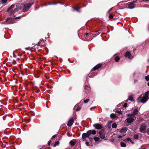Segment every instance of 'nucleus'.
I'll return each instance as SVG.
<instances>
[{
	"mask_svg": "<svg viewBox=\"0 0 149 149\" xmlns=\"http://www.w3.org/2000/svg\"><path fill=\"white\" fill-rule=\"evenodd\" d=\"M73 9L74 10H75L76 11L79 12H80V8L78 7H77V8H73Z\"/></svg>",
	"mask_w": 149,
	"mask_h": 149,
	"instance_id": "nucleus-21",
	"label": "nucleus"
},
{
	"mask_svg": "<svg viewBox=\"0 0 149 149\" xmlns=\"http://www.w3.org/2000/svg\"><path fill=\"white\" fill-rule=\"evenodd\" d=\"M136 119V118L135 117H130L127 118L126 120L127 123H130L132 122L134 120Z\"/></svg>",
	"mask_w": 149,
	"mask_h": 149,
	"instance_id": "nucleus-7",
	"label": "nucleus"
},
{
	"mask_svg": "<svg viewBox=\"0 0 149 149\" xmlns=\"http://www.w3.org/2000/svg\"><path fill=\"white\" fill-rule=\"evenodd\" d=\"M136 1H135L133 2H130L128 3V7L127 8L130 9H132L135 7V5L134 4V3H136Z\"/></svg>",
	"mask_w": 149,
	"mask_h": 149,
	"instance_id": "nucleus-6",
	"label": "nucleus"
},
{
	"mask_svg": "<svg viewBox=\"0 0 149 149\" xmlns=\"http://www.w3.org/2000/svg\"><path fill=\"white\" fill-rule=\"evenodd\" d=\"M33 4V2H31L25 4L24 6L23 11V12L27 11Z\"/></svg>",
	"mask_w": 149,
	"mask_h": 149,
	"instance_id": "nucleus-4",
	"label": "nucleus"
},
{
	"mask_svg": "<svg viewBox=\"0 0 149 149\" xmlns=\"http://www.w3.org/2000/svg\"><path fill=\"white\" fill-rule=\"evenodd\" d=\"M147 133L148 135H149V128H148L147 130Z\"/></svg>",
	"mask_w": 149,
	"mask_h": 149,
	"instance_id": "nucleus-34",
	"label": "nucleus"
},
{
	"mask_svg": "<svg viewBox=\"0 0 149 149\" xmlns=\"http://www.w3.org/2000/svg\"><path fill=\"white\" fill-rule=\"evenodd\" d=\"M143 1H148L149 0H143Z\"/></svg>",
	"mask_w": 149,
	"mask_h": 149,
	"instance_id": "nucleus-39",
	"label": "nucleus"
},
{
	"mask_svg": "<svg viewBox=\"0 0 149 149\" xmlns=\"http://www.w3.org/2000/svg\"><path fill=\"white\" fill-rule=\"evenodd\" d=\"M146 126L144 123H142L141 124L140 128V131L141 132L145 133L146 131Z\"/></svg>",
	"mask_w": 149,
	"mask_h": 149,
	"instance_id": "nucleus-5",
	"label": "nucleus"
},
{
	"mask_svg": "<svg viewBox=\"0 0 149 149\" xmlns=\"http://www.w3.org/2000/svg\"><path fill=\"white\" fill-rule=\"evenodd\" d=\"M89 101V100L88 99H87L86 100H84V103H86L88 102Z\"/></svg>",
	"mask_w": 149,
	"mask_h": 149,
	"instance_id": "nucleus-29",
	"label": "nucleus"
},
{
	"mask_svg": "<svg viewBox=\"0 0 149 149\" xmlns=\"http://www.w3.org/2000/svg\"><path fill=\"white\" fill-rule=\"evenodd\" d=\"M89 89V88L88 86V88H87L88 90Z\"/></svg>",
	"mask_w": 149,
	"mask_h": 149,
	"instance_id": "nucleus-40",
	"label": "nucleus"
},
{
	"mask_svg": "<svg viewBox=\"0 0 149 149\" xmlns=\"http://www.w3.org/2000/svg\"><path fill=\"white\" fill-rule=\"evenodd\" d=\"M93 139L96 141H98L100 139V138L99 137H95L93 138Z\"/></svg>",
	"mask_w": 149,
	"mask_h": 149,
	"instance_id": "nucleus-25",
	"label": "nucleus"
},
{
	"mask_svg": "<svg viewBox=\"0 0 149 149\" xmlns=\"http://www.w3.org/2000/svg\"><path fill=\"white\" fill-rule=\"evenodd\" d=\"M7 0H2L1 1V3H6L7 2Z\"/></svg>",
	"mask_w": 149,
	"mask_h": 149,
	"instance_id": "nucleus-27",
	"label": "nucleus"
},
{
	"mask_svg": "<svg viewBox=\"0 0 149 149\" xmlns=\"http://www.w3.org/2000/svg\"><path fill=\"white\" fill-rule=\"evenodd\" d=\"M145 78L147 81H148L149 80V76L148 75L146 76Z\"/></svg>",
	"mask_w": 149,
	"mask_h": 149,
	"instance_id": "nucleus-26",
	"label": "nucleus"
},
{
	"mask_svg": "<svg viewBox=\"0 0 149 149\" xmlns=\"http://www.w3.org/2000/svg\"><path fill=\"white\" fill-rule=\"evenodd\" d=\"M112 127L113 128H116L117 127L116 124L115 123H113L112 125Z\"/></svg>",
	"mask_w": 149,
	"mask_h": 149,
	"instance_id": "nucleus-19",
	"label": "nucleus"
},
{
	"mask_svg": "<svg viewBox=\"0 0 149 149\" xmlns=\"http://www.w3.org/2000/svg\"><path fill=\"white\" fill-rule=\"evenodd\" d=\"M85 89H86V87H85Z\"/></svg>",
	"mask_w": 149,
	"mask_h": 149,
	"instance_id": "nucleus-42",
	"label": "nucleus"
},
{
	"mask_svg": "<svg viewBox=\"0 0 149 149\" xmlns=\"http://www.w3.org/2000/svg\"><path fill=\"white\" fill-rule=\"evenodd\" d=\"M96 133V132L95 130H90L88 131L86 133H83L82 135V137L84 140H85L86 137L88 138L89 139V140L91 141L93 140V139L92 138L90 137V136L91 134L95 135Z\"/></svg>",
	"mask_w": 149,
	"mask_h": 149,
	"instance_id": "nucleus-2",
	"label": "nucleus"
},
{
	"mask_svg": "<svg viewBox=\"0 0 149 149\" xmlns=\"http://www.w3.org/2000/svg\"><path fill=\"white\" fill-rule=\"evenodd\" d=\"M74 122L73 118H71L68 122L67 126L69 127H71L73 124Z\"/></svg>",
	"mask_w": 149,
	"mask_h": 149,
	"instance_id": "nucleus-8",
	"label": "nucleus"
},
{
	"mask_svg": "<svg viewBox=\"0 0 149 149\" xmlns=\"http://www.w3.org/2000/svg\"><path fill=\"white\" fill-rule=\"evenodd\" d=\"M37 45H38L39 47L40 46L41 48H42V47H44L45 46L44 44H41L40 42H39L38 43V44H37Z\"/></svg>",
	"mask_w": 149,
	"mask_h": 149,
	"instance_id": "nucleus-16",
	"label": "nucleus"
},
{
	"mask_svg": "<svg viewBox=\"0 0 149 149\" xmlns=\"http://www.w3.org/2000/svg\"><path fill=\"white\" fill-rule=\"evenodd\" d=\"M149 92L147 91L146 92L143 97L142 95L140 96L137 99V101L139 102L145 103L148 99V95Z\"/></svg>",
	"mask_w": 149,
	"mask_h": 149,
	"instance_id": "nucleus-3",
	"label": "nucleus"
},
{
	"mask_svg": "<svg viewBox=\"0 0 149 149\" xmlns=\"http://www.w3.org/2000/svg\"><path fill=\"white\" fill-rule=\"evenodd\" d=\"M111 118L113 119H114L117 118V116L114 113L111 114L110 115Z\"/></svg>",
	"mask_w": 149,
	"mask_h": 149,
	"instance_id": "nucleus-15",
	"label": "nucleus"
},
{
	"mask_svg": "<svg viewBox=\"0 0 149 149\" xmlns=\"http://www.w3.org/2000/svg\"><path fill=\"white\" fill-rule=\"evenodd\" d=\"M86 145L87 146H88L89 145V143L88 142H86Z\"/></svg>",
	"mask_w": 149,
	"mask_h": 149,
	"instance_id": "nucleus-36",
	"label": "nucleus"
},
{
	"mask_svg": "<svg viewBox=\"0 0 149 149\" xmlns=\"http://www.w3.org/2000/svg\"><path fill=\"white\" fill-rule=\"evenodd\" d=\"M98 133L100 135V137L101 138L103 139L105 138V136L104 134L102 133L101 131L99 132Z\"/></svg>",
	"mask_w": 149,
	"mask_h": 149,
	"instance_id": "nucleus-14",
	"label": "nucleus"
},
{
	"mask_svg": "<svg viewBox=\"0 0 149 149\" xmlns=\"http://www.w3.org/2000/svg\"><path fill=\"white\" fill-rule=\"evenodd\" d=\"M59 144V142L58 141H57L56 142H55V143L54 144V146H56V145H58Z\"/></svg>",
	"mask_w": 149,
	"mask_h": 149,
	"instance_id": "nucleus-28",
	"label": "nucleus"
},
{
	"mask_svg": "<svg viewBox=\"0 0 149 149\" xmlns=\"http://www.w3.org/2000/svg\"><path fill=\"white\" fill-rule=\"evenodd\" d=\"M127 104L126 103H125L124 104V107H127Z\"/></svg>",
	"mask_w": 149,
	"mask_h": 149,
	"instance_id": "nucleus-33",
	"label": "nucleus"
},
{
	"mask_svg": "<svg viewBox=\"0 0 149 149\" xmlns=\"http://www.w3.org/2000/svg\"><path fill=\"white\" fill-rule=\"evenodd\" d=\"M81 109V108L79 107H78L76 109V111H79Z\"/></svg>",
	"mask_w": 149,
	"mask_h": 149,
	"instance_id": "nucleus-31",
	"label": "nucleus"
},
{
	"mask_svg": "<svg viewBox=\"0 0 149 149\" xmlns=\"http://www.w3.org/2000/svg\"><path fill=\"white\" fill-rule=\"evenodd\" d=\"M109 15L108 17L109 19H113V15L111 13H109L108 14Z\"/></svg>",
	"mask_w": 149,
	"mask_h": 149,
	"instance_id": "nucleus-24",
	"label": "nucleus"
},
{
	"mask_svg": "<svg viewBox=\"0 0 149 149\" xmlns=\"http://www.w3.org/2000/svg\"><path fill=\"white\" fill-rule=\"evenodd\" d=\"M17 6H15V5H12L7 10V12L9 13V16L12 17H9L7 19H19L20 17H16L15 13L17 11Z\"/></svg>",
	"mask_w": 149,
	"mask_h": 149,
	"instance_id": "nucleus-1",
	"label": "nucleus"
},
{
	"mask_svg": "<svg viewBox=\"0 0 149 149\" xmlns=\"http://www.w3.org/2000/svg\"><path fill=\"white\" fill-rule=\"evenodd\" d=\"M138 113V110L137 109H135L134 110L133 113L132 114H128L127 115V116L128 117L134 116L136 115Z\"/></svg>",
	"mask_w": 149,
	"mask_h": 149,
	"instance_id": "nucleus-10",
	"label": "nucleus"
},
{
	"mask_svg": "<svg viewBox=\"0 0 149 149\" xmlns=\"http://www.w3.org/2000/svg\"><path fill=\"white\" fill-rule=\"evenodd\" d=\"M126 141H130L131 143L133 144L134 143V142L132 141V140L129 138H127L126 139Z\"/></svg>",
	"mask_w": 149,
	"mask_h": 149,
	"instance_id": "nucleus-18",
	"label": "nucleus"
},
{
	"mask_svg": "<svg viewBox=\"0 0 149 149\" xmlns=\"http://www.w3.org/2000/svg\"><path fill=\"white\" fill-rule=\"evenodd\" d=\"M120 145L122 147H125L126 146V145L125 143L122 142L120 143Z\"/></svg>",
	"mask_w": 149,
	"mask_h": 149,
	"instance_id": "nucleus-23",
	"label": "nucleus"
},
{
	"mask_svg": "<svg viewBox=\"0 0 149 149\" xmlns=\"http://www.w3.org/2000/svg\"><path fill=\"white\" fill-rule=\"evenodd\" d=\"M56 136V135H54V136H52V139H54Z\"/></svg>",
	"mask_w": 149,
	"mask_h": 149,
	"instance_id": "nucleus-37",
	"label": "nucleus"
},
{
	"mask_svg": "<svg viewBox=\"0 0 149 149\" xmlns=\"http://www.w3.org/2000/svg\"><path fill=\"white\" fill-rule=\"evenodd\" d=\"M101 66V64H98L95 66L91 70L93 71H94L98 68H100Z\"/></svg>",
	"mask_w": 149,
	"mask_h": 149,
	"instance_id": "nucleus-11",
	"label": "nucleus"
},
{
	"mask_svg": "<svg viewBox=\"0 0 149 149\" xmlns=\"http://www.w3.org/2000/svg\"><path fill=\"white\" fill-rule=\"evenodd\" d=\"M138 138V136L137 135H135L134 136V138L135 139H137Z\"/></svg>",
	"mask_w": 149,
	"mask_h": 149,
	"instance_id": "nucleus-30",
	"label": "nucleus"
},
{
	"mask_svg": "<svg viewBox=\"0 0 149 149\" xmlns=\"http://www.w3.org/2000/svg\"><path fill=\"white\" fill-rule=\"evenodd\" d=\"M120 59V58L118 56H116L115 58V61L116 62L118 61Z\"/></svg>",
	"mask_w": 149,
	"mask_h": 149,
	"instance_id": "nucleus-20",
	"label": "nucleus"
},
{
	"mask_svg": "<svg viewBox=\"0 0 149 149\" xmlns=\"http://www.w3.org/2000/svg\"><path fill=\"white\" fill-rule=\"evenodd\" d=\"M93 126L97 129L100 130L102 127V125L99 123H96L94 124Z\"/></svg>",
	"mask_w": 149,
	"mask_h": 149,
	"instance_id": "nucleus-9",
	"label": "nucleus"
},
{
	"mask_svg": "<svg viewBox=\"0 0 149 149\" xmlns=\"http://www.w3.org/2000/svg\"><path fill=\"white\" fill-rule=\"evenodd\" d=\"M85 34L86 36H87L88 35V33H86Z\"/></svg>",
	"mask_w": 149,
	"mask_h": 149,
	"instance_id": "nucleus-38",
	"label": "nucleus"
},
{
	"mask_svg": "<svg viewBox=\"0 0 149 149\" xmlns=\"http://www.w3.org/2000/svg\"><path fill=\"white\" fill-rule=\"evenodd\" d=\"M125 56L126 57L128 58H131L132 55L131 54L128 52H127L125 54Z\"/></svg>",
	"mask_w": 149,
	"mask_h": 149,
	"instance_id": "nucleus-13",
	"label": "nucleus"
},
{
	"mask_svg": "<svg viewBox=\"0 0 149 149\" xmlns=\"http://www.w3.org/2000/svg\"><path fill=\"white\" fill-rule=\"evenodd\" d=\"M127 130V128L124 127L120 130L119 132L121 133H124L126 132Z\"/></svg>",
	"mask_w": 149,
	"mask_h": 149,
	"instance_id": "nucleus-12",
	"label": "nucleus"
},
{
	"mask_svg": "<svg viewBox=\"0 0 149 149\" xmlns=\"http://www.w3.org/2000/svg\"><path fill=\"white\" fill-rule=\"evenodd\" d=\"M51 143V141H49L48 142V145H50Z\"/></svg>",
	"mask_w": 149,
	"mask_h": 149,
	"instance_id": "nucleus-35",
	"label": "nucleus"
},
{
	"mask_svg": "<svg viewBox=\"0 0 149 149\" xmlns=\"http://www.w3.org/2000/svg\"><path fill=\"white\" fill-rule=\"evenodd\" d=\"M128 99L129 100H130L132 102H133L134 101L133 97L132 95H130L129 96Z\"/></svg>",
	"mask_w": 149,
	"mask_h": 149,
	"instance_id": "nucleus-22",
	"label": "nucleus"
},
{
	"mask_svg": "<svg viewBox=\"0 0 149 149\" xmlns=\"http://www.w3.org/2000/svg\"><path fill=\"white\" fill-rule=\"evenodd\" d=\"M118 137L119 139L123 137V136L121 135H119L118 136Z\"/></svg>",
	"mask_w": 149,
	"mask_h": 149,
	"instance_id": "nucleus-32",
	"label": "nucleus"
},
{
	"mask_svg": "<svg viewBox=\"0 0 149 149\" xmlns=\"http://www.w3.org/2000/svg\"><path fill=\"white\" fill-rule=\"evenodd\" d=\"M148 86H149V82L148 83Z\"/></svg>",
	"mask_w": 149,
	"mask_h": 149,
	"instance_id": "nucleus-41",
	"label": "nucleus"
},
{
	"mask_svg": "<svg viewBox=\"0 0 149 149\" xmlns=\"http://www.w3.org/2000/svg\"><path fill=\"white\" fill-rule=\"evenodd\" d=\"M76 142L75 141L72 140L70 141V143L71 145L73 146L75 145Z\"/></svg>",
	"mask_w": 149,
	"mask_h": 149,
	"instance_id": "nucleus-17",
	"label": "nucleus"
}]
</instances>
